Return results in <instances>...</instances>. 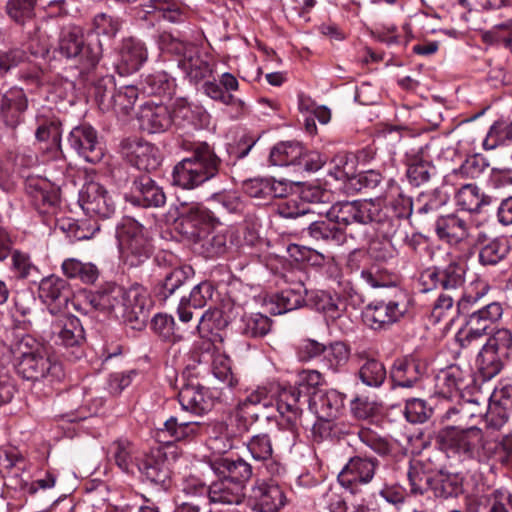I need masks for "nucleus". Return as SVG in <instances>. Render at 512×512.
I'll use <instances>...</instances> for the list:
<instances>
[{"label":"nucleus","instance_id":"obj_8","mask_svg":"<svg viewBox=\"0 0 512 512\" xmlns=\"http://www.w3.org/2000/svg\"><path fill=\"white\" fill-rule=\"evenodd\" d=\"M408 311V300L403 293L395 299L369 303L363 310L364 323L373 330H386Z\"/></svg>","mask_w":512,"mask_h":512},{"label":"nucleus","instance_id":"obj_39","mask_svg":"<svg viewBox=\"0 0 512 512\" xmlns=\"http://www.w3.org/2000/svg\"><path fill=\"white\" fill-rule=\"evenodd\" d=\"M221 325V313L218 310H208L200 318L197 331L201 338L206 339L204 350L209 354L211 346H215V341L220 338L218 334Z\"/></svg>","mask_w":512,"mask_h":512},{"label":"nucleus","instance_id":"obj_30","mask_svg":"<svg viewBox=\"0 0 512 512\" xmlns=\"http://www.w3.org/2000/svg\"><path fill=\"white\" fill-rule=\"evenodd\" d=\"M69 296V285L63 278L51 275L41 280L39 297L43 302L49 305L55 304L60 308L67 303Z\"/></svg>","mask_w":512,"mask_h":512},{"label":"nucleus","instance_id":"obj_29","mask_svg":"<svg viewBox=\"0 0 512 512\" xmlns=\"http://www.w3.org/2000/svg\"><path fill=\"white\" fill-rule=\"evenodd\" d=\"M244 490L245 485L221 478L209 486L208 495L212 503L238 505L244 500Z\"/></svg>","mask_w":512,"mask_h":512},{"label":"nucleus","instance_id":"obj_63","mask_svg":"<svg viewBox=\"0 0 512 512\" xmlns=\"http://www.w3.org/2000/svg\"><path fill=\"white\" fill-rule=\"evenodd\" d=\"M432 409L426 406L424 400L412 398L406 401L405 416L411 423H423L430 418Z\"/></svg>","mask_w":512,"mask_h":512},{"label":"nucleus","instance_id":"obj_15","mask_svg":"<svg viewBox=\"0 0 512 512\" xmlns=\"http://www.w3.org/2000/svg\"><path fill=\"white\" fill-rule=\"evenodd\" d=\"M121 155L140 170H154L160 164L159 150L140 138L124 139L120 144Z\"/></svg>","mask_w":512,"mask_h":512},{"label":"nucleus","instance_id":"obj_32","mask_svg":"<svg viewBox=\"0 0 512 512\" xmlns=\"http://www.w3.org/2000/svg\"><path fill=\"white\" fill-rule=\"evenodd\" d=\"M253 497L262 511L272 512L281 509L287 503L283 489L274 483H261L253 489Z\"/></svg>","mask_w":512,"mask_h":512},{"label":"nucleus","instance_id":"obj_16","mask_svg":"<svg viewBox=\"0 0 512 512\" xmlns=\"http://www.w3.org/2000/svg\"><path fill=\"white\" fill-rule=\"evenodd\" d=\"M147 59L145 44L134 37H127L116 48L115 68L120 75H130L137 72Z\"/></svg>","mask_w":512,"mask_h":512},{"label":"nucleus","instance_id":"obj_37","mask_svg":"<svg viewBox=\"0 0 512 512\" xmlns=\"http://www.w3.org/2000/svg\"><path fill=\"white\" fill-rule=\"evenodd\" d=\"M38 127L35 132L36 139L39 142H46V150L56 154L60 149L61 143V123L55 118L38 117Z\"/></svg>","mask_w":512,"mask_h":512},{"label":"nucleus","instance_id":"obj_47","mask_svg":"<svg viewBox=\"0 0 512 512\" xmlns=\"http://www.w3.org/2000/svg\"><path fill=\"white\" fill-rule=\"evenodd\" d=\"M308 234L315 240L340 245L344 240V234L340 228L323 220H312L307 228Z\"/></svg>","mask_w":512,"mask_h":512},{"label":"nucleus","instance_id":"obj_7","mask_svg":"<svg viewBox=\"0 0 512 512\" xmlns=\"http://www.w3.org/2000/svg\"><path fill=\"white\" fill-rule=\"evenodd\" d=\"M123 295L122 286L107 283L95 291L81 292L74 307L84 314L94 310L119 317V306Z\"/></svg>","mask_w":512,"mask_h":512},{"label":"nucleus","instance_id":"obj_62","mask_svg":"<svg viewBox=\"0 0 512 512\" xmlns=\"http://www.w3.org/2000/svg\"><path fill=\"white\" fill-rule=\"evenodd\" d=\"M171 116L172 123L180 128L189 127L192 124V108L188 98L176 97Z\"/></svg>","mask_w":512,"mask_h":512},{"label":"nucleus","instance_id":"obj_22","mask_svg":"<svg viewBox=\"0 0 512 512\" xmlns=\"http://www.w3.org/2000/svg\"><path fill=\"white\" fill-rule=\"evenodd\" d=\"M51 334L56 344L65 347L79 346L84 340V329L73 315H62L51 325Z\"/></svg>","mask_w":512,"mask_h":512},{"label":"nucleus","instance_id":"obj_13","mask_svg":"<svg viewBox=\"0 0 512 512\" xmlns=\"http://www.w3.org/2000/svg\"><path fill=\"white\" fill-rule=\"evenodd\" d=\"M215 219L209 210L194 205V227L201 224L199 233L194 232V253L204 258L215 257L225 250V239L221 235H213Z\"/></svg>","mask_w":512,"mask_h":512},{"label":"nucleus","instance_id":"obj_19","mask_svg":"<svg viewBox=\"0 0 512 512\" xmlns=\"http://www.w3.org/2000/svg\"><path fill=\"white\" fill-rule=\"evenodd\" d=\"M220 159L207 142L194 143V187L214 178Z\"/></svg>","mask_w":512,"mask_h":512},{"label":"nucleus","instance_id":"obj_21","mask_svg":"<svg viewBox=\"0 0 512 512\" xmlns=\"http://www.w3.org/2000/svg\"><path fill=\"white\" fill-rule=\"evenodd\" d=\"M28 108V98L22 88L11 87L0 97V115L9 127H16Z\"/></svg>","mask_w":512,"mask_h":512},{"label":"nucleus","instance_id":"obj_33","mask_svg":"<svg viewBox=\"0 0 512 512\" xmlns=\"http://www.w3.org/2000/svg\"><path fill=\"white\" fill-rule=\"evenodd\" d=\"M503 308L499 302H491L471 311L466 320V326L474 328V331L486 334L490 326L501 319Z\"/></svg>","mask_w":512,"mask_h":512},{"label":"nucleus","instance_id":"obj_50","mask_svg":"<svg viewBox=\"0 0 512 512\" xmlns=\"http://www.w3.org/2000/svg\"><path fill=\"white\" fill-rule=\"evenodd\" d=\"M123 21L118 16L99 13L94 16L92 29L98 36L115 38L122 28Z\"/></svg>","mask_w":512,"mask_h":512},{"label":"nucleus","instance_id":"obj_34","mask_svg":"<svg viewBox=\"0 0 512 512\" xmlns=\"http://www.w3.org/2000/svg\"><path fill=\"white\" fill-rule=\"evenodd\" d=\"M63 274L69 279L81 281L83 284H94L100 275L99 268L92 262H83L77 258H67L61 265Z\"/></svg>","mask_w":512,"mask_h":512},{"label":"nucleus","instance_id":"obj_40","mask_svg":"<svg viewBox=\"0 0 512 512\" xmlns=\"http://www.w3.org/2000/svg\"><path fill=\"white\" fill-rule=\"evenodd\" d=\"M349 358V346L342 341H334L325 347L322 362L327 370L336 374L343 370Z\"/></svg>","mask_w":512,"mask_h":512},{"label":"nucleus","instance_id":"obj_23","mask_svg":"<svg viewBox=\"0 0 512 512\" xmlns=\"http://www.w3.org/2000/svg\"><path fill=\"white\" fill-rule=\"evenodd\" d=\"M26 192L33 206L41 213L48 212L59 200V189L42 178H29Z\"/></svg>","mask_w":512,"mask_h":512},{"label":"nucleus","instance_id":"obj_9","mask_svg":"<svg viewBox=\"0 0 512 512\" xmlns=\"http://www.w3.org/2000/svg\"><path fill=\"white\" fill-rule=\"evenodd\" d=\"M329 221L341 226L367 225L381 222L378 207L371 201H342L333 204L326 212Z\"/></svg>","mask_w":512,"mask_h":512},{"label":"nucleus","instance_id":"obj_35","mask_svg":"<svg viewBox=\"0 0 512 512\" xmlns=\"http://www.w3.org/2000/svg\"><path fill=\"white\" fill-rule=\"evenodd\" d=\"M134 190L139 195L138 202H142L146 207H161L166 202V196L162 188L148 175L138 177L134 183Z\"/></svg>","mask_w":512,"mask_h":512},{"label":"nucleus","instance_id":"obj_17","mask_svg":"<svg viewBox=\"0 0 512 512\" xmlns=\"http://www.w3.org/2000/svg\"><path fill=\"white\" fill-rule=\"evenodd\" d=\"M70 146L87 162L97 163L104 156L97 131L89 125L73 128L68 138Z\"/></svg>","mask_w":512,"mask_h":512},{"label":"nucleus","instance_id":"obj_14","mask_svg":"<svg viewBox=\"0 0 512 512\" xmlns=\"http://www.w3.org/2000/svg\"><path fill=\"white\" fill-rule=\"evenodd\" d=\"M79 202L87 215L103 219L110 218L116 210L112 195L103 185L93 181L83 186Z\"/></svg>","mask_w":512,"mask_h":512},{"label":"nucleus","instance_id":"obj_48","mask_svg":"<svg viewBox=\"0 0 512 512\" xmlns=\"http://www.w3.org/2000/svg\"><path fill=\"white\" fill-rule=\"evenodd\" d=\"M465 265L453 261L445 268L440 269V280L442 281V289L445 292H451L459 295L458 290L464 284Z\"/></svg>","mask_w":512,"mask_h":512},{"label":"nucleus","instance_id":"obj_20","mask_svg":"<svg viewBox=\"0 0 512 512\" xmlns=\"http://www.w3.org/2000/svg\"><path fill=\"white\" fill-rule=\"evenodd\" d=\"M200 468L202 471L208 469L222 478L232 480L234 483L242 485H245V482H247L252 475L251 465L242 458L232 460L227 457H219L208 465L201 464Z\"/></svg>","mask_w":512,"mask_h":512},{"label":"nucleus","instance_id":"obj_60","mask_svg":"<svg viewBox=\"0 0 512 512\" xmlns=\"http://www.w3.org/2000/svg\"><path fill=\"white\" fill-rule=\"evenodd\" d=\"M141 85L143 92L148 95H163L170 89V82L164 72H156L145 76Z\"/></svg>","mask_w":512,"mask_h":512},{"label":"nucleus","instance_id":"obj_46","mask_svg":"<svg viewBox=\"0 0 512 512\" xmlns=\"http://www.w3.org/2000/svg\"><path fill=\"white\" fill-rule=\"evenodd\" d=\"M154 331L165 340L180 341L187 335V329L177 324L174 318L167 314H158L152 320Z\"/></svg>","mask_w":512,"mask_h":512},{"label":"nucleus","instance_id":"obj_10","mask_svg":"<svg viewBox=\"0 0 512 512\" xmlns=\"http://www.w3.org/2000/svg\"><path fill=\"white\" fill-rule=\"evenodd\" d=\"M18 373L27 380L46 381L50 384L59 382L64 377L62 364L53 357L47 349H40L39 353L17 362Z\"/></svg>","mask_w":512,"mask_h":512},{"label":"nucleus","instance_id":"obj_26","mask_svg":"<svg viewBox=\"0 0 512 512\" xmlns=\"http://www.w3.org/2000/svg\"><path fill=\"white\" fill-rule=\"evenodd\" d=\"M430 458L418 459L410 462L407 477L410 491L413 494H423L433 487L434 476L439 471V465H430Z\"/></svg>","mask_w":512,"mask_h":512},{"label":"nucleus","instance_id":"obj_1","mask_svg":"<svg viewBox=\"0 0 512 512\" xmlns=\"http://www.w3.org/2000/svg\"><path fill=\"white\" fill-rule=\"evenodd\" d=\"M436 441L444 450L460 458L478 462L489 460L496 451V445L486 438L482 429L476 426L468 428L446 426L438 431Z\"/></svg>","mask_w":512,"mask_h":512},{"label":"nucleus","instance_id":"obj_55","mask_svg":"<svg viewBox=\"0 0 512 512\" xmlns=\"http://www.w3.org/2000/svg\"><path fill=\"white\" fill-rule=\"evenodd\" d=\"M40 349H45V347L30 335H23L17 338L10 348L11 353L18 362L34 356L40 352Z\"/></svg>","mask_w":512,"mask_h":512},{"label":"nucleus","instance_id":"obj_58","mask_svg":"<svg viewBox=\"0 0 512 512\" xmlns=\"http://www.w3.org/2000/svg\"><path fill=\"white\" fill-rule=\"evenodd\" d=\"M110 453L116 465L128 472L133 462V446L127 440H118L110 446Z\"/></svg>","mask_w":512,"mask_h":512},{"label":"nucleus","instance_id":"obj_53","mask_svg":"<svg viewBox=\"0 0 512 512\" xmlns=\"http://www.w3.org/2000/svg\"><path fill=\"white\" fill-rule=\"evenodd\" d=\"M36 3L37 0H8L6 13L16 23L24 24L34 17Z\"/></svg>","mask_w":512,"mask_h":512},{"label":"nucleus","instance_id":"obj_64","mask_svg":"<svg viewBox=\"0 0 512 512\" xmlns=\"http://www.w3.org/2000/svg\"><path fill=\"white\" fill-rule=\"evenodd\" d=\"M26 58L25 51L19 48L0 51V78L24 63Z\"/></svg>","mask_w":512,"mask_h":512},{"label":"nucleus","instance_id":"obj_59","mask_svg":"<svg viewBox=\"0 0 512 512\" xmlns=\"http://www.w3.org/2000/svg\"><path fill=\"white\" fill-rule=\"evenodd\" d=\"M115 93V82L112 75L99 78L93 85V94L101 109H110V97Z\"/></svg>","mask_w":512,"mask_h":512},{"label":"nucleus","instance_id":"obj_54","mask_svg":"<svg viewBox=\"0 0 512 512\" xmlns=\"http://www.w3.org/2000/svg\"><path fill=\"white\" fill-rule=\"evenodd\" d=\"M361 277L373 288L388 287L396 283V277L378 264L362 270Z\"/></svg>","mask_w":512,"mask_h":512},{"label":"nucleus","instance_id":"obj_42","mask_svg":"<svg viewBox=\"0 0 512 512\" xmlns=\"http://www.w3.org/2000/svg\"><path fill=\"white\" fill-rule=\"evenodd\" d=\"M510 241L506 237H498L484 244L479 252L482 265H496L507 257L510 252Z\"/></svg>","mask_w":512,"mask_h":512},{"label":"nucleus","instance_id":"obj_52","mask_svg":"<svg viewBox=\"0 0 512 512\" xmlns=\"http://www.w3.org/2000/svg\"><path fill=\"white\" fill-rule=\"evenodd\" d=\"M437 386L445 394L461 390L464 386L463 372L457 366H450L440 371L437 375Z\"/></svg>","mask_w":512,"mask_h":512},{"label":"nucleus","instance_id":"obj_11","mask_svg":"<svg viewBox=\"0 0 512 512\" xmlns=\"http://www.w3.org/2000/svg\"><path fill=\"white\" fill-rule=\"evenodd\" d=\"M123 294L119 306V317L132 329L142 330L149 319L150 301L146 289L135 284L128 289L123 287Z\"/></svg>","mask_w":512,"mask_h":512},{"label":"nucleus","instance_id":"obj_12","mask_svg":"<svg viewBox=\"0 0 512 512\" xmlns=\"http://www.w3.org/2000/svg\"><path fill=\"white\" fill-rule=\"evenodd\" d=\"M379 466V460L376 457L357 454L347 461L338 474L339 484L355 494L361 485L369 484Z\"/></svg>","mask_w":512,"mask_h":512},{"label":"nucleus","instance_id":"obj_61","mask_svg":"<svg viewBox=\"0 0 512 512\" xmlns=\"http://www.w3.org/2000/svg\"><path fill=\"white\" fill-rule=\"evenodd\" d=\"M11 271L18 279L28 278L36 266L32 263L30 255L20 250H14L11 253Z\"/></svg>","mask_w":512,"mask_h":512},{"label":"nucleus","instance_id":"obj_38","mask_svg":"<svg viewBox=\"0 0 512 512\" xmlns=\"http://www.w3.org/2000/svg\"><path fill=\"white\" fill-rule=\"evenodd\" d=\"M302 392L303 390H300L298 387L290 386L288 388H283L279 393L277 410L282 415L286 413L289 414L287 416V422L291 428L297 426L301 415V409L298 403Z\"/></svg>","mask_w":512,"mask_h":512},{"label":"nucleus","instance_id":"obj_41","mask_svg":"<svg viewBox=\"0 0 512 512\" xmlns=\"http://www.w3.org/2000/svg\"><path fill=\"white\" fill-rule=\"evenodd\" d=\"M273 407V399L265 387H258L252 391L244 401L238 404V410L243 416H251L256 419L262 410Z\"/></svg>","mask_w":512,"mask_h":512},{"label":"nucleus","instance_id":"obj_44","mask_svg":"<svg viewBox=\"0 0 512 512\" xmlns=\"http://www.w3.org/2000/svg\"><path fill=\"white\" fill-rule=\"evenodd\" d=\"M455 201L458 207L468 212H477L482 205L489 204V199L474 184L462 186L455 195Z\"/></svg>","mask_w":512,"mask_h":512},{"label":"nucleus","instance_id":"obj_5","mask_svg":"<svg viewBox=\"0 0 512 512\" xmlns=\"http://www.w3.org/2000/svg\"><path fill=\"white\" fill-rule=\"evenodd\" d=\"M269 160L275 166H293L298 172H315L325 164L326 157L318 151L307 150L299 142L285 141L271 149Z\"/></svg>","mask_w":512,"mask_h":512},{"label":"nucleus","instance_id":"obj_57","mask_svg":"<svg viewBox=\"0 0 512 512\" xmlns=\"http://www.w3.org/2000/svg\"><path fill=\"white\" fill-rule=\"evenodd\" d=\"M27 468V462L22 454L14 447L0 449V472L10 473L12 470L24 471Z\"/></svg>","mask_w":512,"mask_h":512},{"label":"nucleus","instance_id":"obj_3","mask_svg":"<svg viewBox=\"0 0 512 512\" xmlns=\"http://www.w3.org/2000/svg\"><path fill=\"white\" fill-rule=\"evenodd\" d=\"M58 51L63 57L75 59L87 67H95L103 55L100 40L86 42L83 28L75 24H68L61 28Z\"/></svg>","mask_w":512,"mask_h":512},{"label":"nucleus","instance_id":"obj_51","mask_svg":"<svg viewBox=\"0 0 512 512\" xmlns=\"http://www.w3.org/2000/svg\"><path fill=\"white\" fill-rule=\"evenodd\" d=\"M138 98V89L135 86L127 85L119 88L110 97V109L118 113L127 114L134 106Z\"/></svg>","mask_w":512,"mask_h":512},{"label":"nucleus","instance_id":"obj_31","mask_svg":"<svg viewBox=\"0 0 512 512\" xmlns=\"http://www.w3.org/2000/svg\"><path fill=\"white\" fill-rule=\"evenodd\" d=\"M407 158V177L411 184L419 186L429 181L434 166L428 159L422 148L411 150L406 153Z\"/></svg>","mask_w":512,"mask_h":512},{"label":"nucleus","instance_id":"obj_27","mask_svg":"<svg viewBox=\"0 0 512 512\" xmlns=\"http://www.w3.org/2000/svg\"><path fill=\"white\" fill-rule=\"evenodd\" d=\"M355 357L359 364V380L368 387L379 388L387 377L384 364L366 352H357Z\"/></svg>","mask_w":512,"mask_h":512},{"label":"nucleus","instance_id":"obj_36","mask_svg":"<svg viewBox=\"0 0 512 512\" xmlns=\"http://www.w3.org/2000/svg\"><path fill=\"white\" fill-rule=\"evenodd\" d=\"M138 469L149 481L156 484L165 483L169 477L166 459L160 450L145 455L138 463Z\"/></svg>","mask_w":512,"mask_h":512},{"label":"nucleus","instance_id":"obj_45","mask_svg":"<svg viewBox=\"0 0 512 512\" xmlns=\"http://www.w3.org/2000/svg\"><path fill=\"white\" fill-rule=\"evenodd\" d=\"M211 348H213L211 355L213 375L228 387H234L237 384V379L232 373L230 358L216 345Z\"/></svg>","mask_w":512,"mask_h":512},{"label":"nucleus","instance_id":"obj_49","mask_svg":"<svg viewBox=\"0 0 512 512\" xmlns=\"http://www.w3.org/2000/svg\"><path fill=\"white\" fill-rule=\"evenodd\" d=\"M304 292L305 289L302 286L297 289L282 290L275 296V308L271 311L274 314H283L300 308L305 302Z\"/></svg>","mask_w":512,"mask_h":512},{"label":"nucleus","instance_id":"obj_2","mask_svg":"<svg viewBox=\"0 0 512 512\" xmlns=\"http://www.w3.org/2000/svg\"><path fill=\"white\" fill-rule=\"evenodd\" d=\"M121 258L129 267H139L146 262L153 251L147 229L132 218H125L117 226Z\"/></svg>","mask_w":512,"mask_h":512},{"label":"nucleus","instance_id":"obj_43","mask_svg":"<svg viewBox=\"0 0 512 512\" xmlns=\"http://www.w3.org/2000/svg\"><path fill=\"white\" fill-rule=\"evenodd\" d=\"M432 491L436 497L449 498L462 491V480L457 474L444 473L441 465L436 471Z\"/></svg>","mask_w":512,"mask_h":512},{"label":"nucleus","instance_id":"obj_6","mask_svg":"<svg viewBox=\"0 0 512 512\" xmlns=\"http://www.w3.org/2000/svg\"><path fill=\"white\" fill-rule=\"evenodd\" d=\"M172 185L175 187V196L182 211L175 221L176 229L184 235L190 234L192 227L190 214L192 213L190 190L192 189V159L184 158L178 162L172 172Z\"/></svg>","mask_w":512,"mask_h":512},{"label":"nucleus","instance_id":"obj_28","mask_svg":"<svg viewBox=\"0 0 512 512\" xmlns=\"http://www.w3.org/2000/svg\"><path fill=\"white\" fill-rule=\"evenodd\" d=\"M467 222L455 214L439 217L435 222L437 236L449 244H458L469 235Z\"/></svg>","mask_w":512,"mask_h":512},{"label":"nucleus","instance_id":"obj_4","mask_svg":"<svg viewBox=\"0 0 512 512\" xmlns=\"http://www.w3.org/2000/svg\"><path fill=\"white\" fill-rule=\"evenodd\" d=\"M512 355V331L496 329L478 353L476 362L484 379H491L500 373L504 362Z\"/></svg>","mask_w":512,"mask_h":512},{"label":"nucleus","instance_id":"obj_56","mask_svg":"<svg viewBox=\"0 0 512 512\" xmlns=\"http://www.w3.org/2000/svg\"><path fill=\"white\" fill-rule=\"evenodd\" d=\"M247 448L252 458L256 461H266L270 459L273 454L271 438L265 433L253 436L249 440Z\"/></svg>","mask_w":512,"mask_h":512},{"label":"nucleus","instance_id":"obj_18","mask_svg":"<svg viewBox=\"0 0 512 512\" xmlns=\"http://www.w3.org/2000/svg\"><path fill=\"white\" fill-rule=\"evenodd\" d=\"M345 396L337 390L315 392L310 399V405L315 410L323 423L314 425V432L321 430L325 425L330 424V420L335 418L344 406Z\"/></svg>","mask_w":512,"mask_h":512},{"label":"nucleus","instance_id":"obj_25","mask_svg":"<svg viewBox=\"0 0 512 512\" xmlns=\"http://www.w3.org/2000/svg\"><path fill=\"white\" fill-rule=\"evenodd\" d=\"M425 366L413 358H402L394 361L390 371L393 387L411 388L422 377Z\"/></svg>","mask_w":512,"mask_h":512},{"label":"nucleus","instance_id":"obj_24","mask_svg":"<svg viewBox=\"0 0 512 512\" xmlns=\"http://www.w3.org/2000/svg\"><path fill=\"white\" fill-rule=\"evenodd\" d=\"M138 120L140 128L148 133L164 132L172 124L171 112L163 104H144L139 112Z\"/></svg>","mask_w":512,"mask_h":512}]
</instances>
